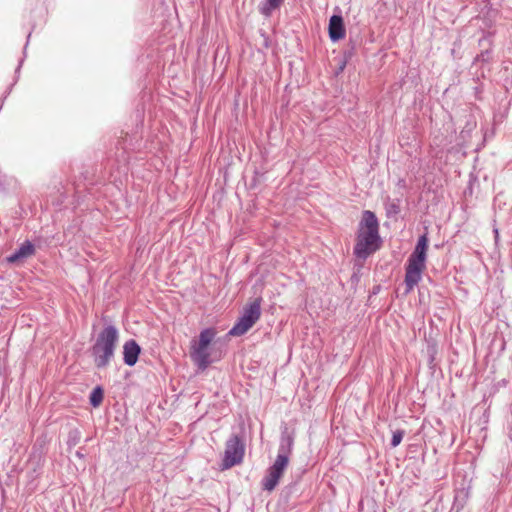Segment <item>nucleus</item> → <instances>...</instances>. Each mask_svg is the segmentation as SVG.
I'll return each mask as SVG.
<instances>
[{"label": "nucleus", "instance_id": "f257e3e1", "mask_svg": "<svg viewBox=\"0 0 512 512\" xmlns=\"http://www.w3.org/2000/svg\"><path fill=\"white\" fill-rule=\"evenodd\" d=\"M379 223L376 215L366 210L360 222L359 233L354 247V254L361 259H366L379 248Z\"/></svg>", "mask_w": 512, "mask_h": 512}, {"label": "nucleus", "instance_id": "f03ea898", "mask_svg": "<svg viewBox=\"0 0 512 512\" xmlns=\"http://www.w3.org/2000/svg\"><path fill=\"white\" fill-rule=\"evenodd\" d=\"M119 339V333L115 326H106L97 336L92 346L95 365L105 368L114 357V351Z\"/></svg>", "mask_w": 512, "mask_h": 512}, {"label": "nucleus", "instance_id": "7ed1b4c3", "mask_svg": "<svg viewBox=\"0 0 512 512\" xmlns=\"http://www.w3.org/2000/svg\"><path fill=\"white\" fill-rule=\"evenodd\" d=\"M427 247L428 237L424 234L419 237L415 249L407 261L405 273L407 292L411 291L421 280L422 272L425 269Z\"/></svg>", "mask_w": 512, "mask_h": 512}, {"label": "nucleus", "instance_id": "20e7f679", "mask_svg": "<svg viewBox=\"0 0 512 512\" xmlns=\"http://www.w3.org/2000/svg\"><path fill=\"white\" fill-rule=\"evenodd\" d=\"M215 336L216 331L213 328H206L200 332L198 340L191 342L190 357L201 370L206 369L212 362L209 345L214 340Z\"/></svg>", "mask_w": 512, "mask_h": 512}, {"label": "nucleus", "instance_id": "39448f33", "mask_svg": "<svg viewBox=\"0 0 512 512\" xmlns=\"http://www.w3.org/2000/svg\"><path fill=\"white\" fill-rule=\"evenodd\" d=\"M245 447L238 435H232L226 442L224 468H231L242 462Z\"/></svg>", "mask_w": 512, "mask_h": 512}, {"label": "nucleus", "instance_id": "423d86ee", "mask_svg": "<svg viewBox=\"0 0 512 512\" xmlns=\"http://www.w3.org/2000/svg\"><path fill=\"white\" fill-rule=\"evenodd\" d=\"M288 463L283 458H276L275 462L268 468L266 475L262 479V488L266 491H273L283 476Z\"/></svg>", "mask_w": 512, "mask_h": 512}, {"label": "nucleus", "instance_id": "0eeeda50", "mask_svg": "<svg viewBox=\"0 0 512 512\" xmlns=\"http://www.w3.org/2000/svg\"><path fill=\"white\" fill-rule=\"evenodd\" d=\"M141 352L140 346L135 340H128L123 345V360L128 366H134Z\"/></svg>", "mask_w": 512, "mask_h": 512}, {"label": "nucleus", "instance_id": "6e6552de", "mask_svg": "<svg viewBox=\"0 0 512 512\" xmlns=\"http://www.w3.org/2000/svg\"><path fill=\"white\" fill-rule=\"evenodd\" d=\"M35 253V247L30 241H25L15 252L7 257L9 263H19Z\"/></svg>", "mask_w": 512, "mask_h": 512}, {"label": "nucleus", "instance_id": "1a4fd4ad", "mask_svg": "<svg viewBox=\"0 0 512 512\" xmlns=\"http://www.w3.org/2000/svg\"><path fill=\"white\" fill-rule=\"evenodd\" d=\"M329 36L332 41H338L345 36L343 19L339 15H333L329 20Z\"/></svg>", "mask_w": 512, "mask_h": 512}, {"label": "nucleus", "instance_id": "9d476101", "mask_svg": "<svg viewBox=\"0 0 512 512\" xmlns=\"http://www.w3.org/2000/svg\"><path fill=\"white\" fill-rule=\"evenodd\" d=\"M294 439L288 432H283L280 439L278 454L276 458H283L285 462L289 463V455L292 451Z\"/></svg>", "mask_w": 512, "mask_h": 512}, {"label": "nucleus", "instance_id": "9b49d317", "mask_svg": "<svg viewBox=\"0 0 512 512\" xmlns=\"http://www.w3.org/2000/svg\"><path fill=\"white\" fill-rule=\"evenodd\" d=\"M256 322L247 319L244 317H240L239 320L235 323V325L230 329V336H242L244 335Z\"/></svg>", "mask_w": 512, "mask_h": 512}, {"label": "nucleus", "instance_id": "f8f14e48", "mask_svg": "<svg viewBox=\"0 0 512 512\" xmlns=\"http://www.w3.org/2000/svg\"><path fill=\"white\" fill-rule=\"evenodd\" d=\"M256 322L247 319L244 317H240L239 320L235 323V325L230 329V336H242L244 335Z\"/></svg>", "mask_w": 512, "mask_h": 512}, {"label": "nucleus", "instance_id": "ddd939ff", "mask_svg": "<svg viewBox=\"0 0 512 512\" xmlns=\"http://www.w3.org/2000/svg\"><path fill=\"white\" fill-rule=\"evenodd\" d=\"M261 315V298H256L252 303L243 310L242 317L257 322Z\"/></svg>", "mask_w": 512, "mask_h": 512}, {"label": "nucleus", "instance_id": "4468645a", "mask_svg": "<svg viewBox=\"0 0 512 512\" xmlns=\"http://www.w3.org/2000/svg\"><path fill=\"white\" fill-rule=\"evenodd\" d=\"M103 400V391L100 387H96L90 394V403L93 407H97Z\"/></svg>", "mask_w": 512, "mask_h": 512}, {"label": "nucleus", "instance_id": "2eb2a0df", "mask_svg": "<svg viewBox=\"0 0 512 512\" xmlns=\"http://www.w3.org/2000/svg\"><path fill=\"white\" fill-rule=\"evenodd\" d=\"M403 436H404V432L403 431H400V430L395 431L393 433V436H392V439H391V446L392 447L398 446L401 443V441L403 439Z\"/></svg>", "mask_w": 512, "mask_h": 512}, {"label": "nucleus", "instance_id": "dca6fc26", "mask_svg": "<svg viewBox=\"0 0 512 512\" xmlns=\"http://www.w3.org/2000/svg\"><path fill=\"white\" fill-rule=\"evenodd\" d=\"M386 210L388 215L398 214L400 212V206L397 202L392 201L387 203Z\"/></svg>", "mask_w": 512, "mask_h": 512}, {"label": "nucleus", "instance_id": "f3484780", "mask_svg": "<svg viewBox=\"0 0 512 512\" xmlns=\"http://www.w3.org/2000/svg\"><path fill=\"white\" fill-rule=\"evenodd\" d=\"M282 2L283 0H267L270 9L278 8Z\"/></svg>", "mask_w": 512, "mask_h": 512}, {"label": "nucleus", "instance_id": "a211bd4d", "mask_svg": "<svg viewBox=\"0 0 512 512\" xmlns=\"http://www.w3.org/2000/svg\"><path fill=\"white\" fill-rule=\"evenodd\" d=\"M282 2L283 0H267L270 9L278 8Z\"/></svg>", "mask_w": 512, "mask_h": 512}, {"label": "nucleus", "instance_id": "6ab92c4d", "mask_svg": "<svg viewBox=\"0 0 512 512\" xmlns=\"http://www.w3.org/2000/svg\"><path fill=\"white\" fill-rule=\"evenodd\" d=\"M76 455L80 458L83 456L80 452H76Z\"/></svg>", "mask_w": 512, "mask_h": 512}]
</instances>
